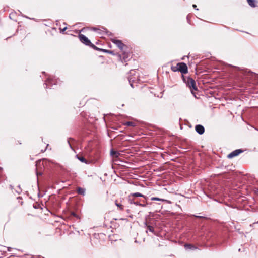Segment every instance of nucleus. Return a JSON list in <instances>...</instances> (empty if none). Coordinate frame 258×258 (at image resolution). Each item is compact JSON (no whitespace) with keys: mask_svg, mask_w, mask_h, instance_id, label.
Wrapping results in <instances>:
<instances>
[{"mask_svg":"<svg viewBox=\"0 0 258 258\" xmlns=\"http://www.w3.org/2000/svg\"><path fill=\"white\" fill-rule=\"evenodd\" d=\"M183 81L186 83V85L190 89L191 92L195 96L194 91L197 90L196 83L195 81L191 78L188 77L185 78L183 75L182 76Z\"/></svg>","mask_w":258,"mask_h":258,"instance_id":"nucleus-1","label":"nucleus"},{"mask_svg":"<svg viewBox=\"0 0 258 258\" xmlns=\"http://www.w3.org/2000/svg\"><path fill=\"white\" fill-rule=\"evenodd\" d=\"M79 38L81 42L83 43L86 45L90 46L93 47H95V46L91 43L90 41L83 34H80L79 35Z\"/></svg>","mask_w":258,"mask_h":258,"instance_id":"nucleus-2","label":"nucleus"},{"mask_svg":"<svg viewBox=\"0 0 258 258\" xmlns=\"http://www.w3.org/2000/svg\"><path fill=\"white\" fill-rule=\"evenodd\" d=\"M112 42L115 44L121 51H123L126 46L122 43V42L118 39L113 38L111 39Z\"/></svg>","mask_w":258,"mask_h":258,"instance_id":"nucleus-3","label":"nucleus"},{"mask_svg":"<svg viewBox=\"0 0 258 258\" xmlns=\"http://www.w3.org/2000/svg\"><path fill=\"white\" fill-rule=\"evenodd\" d=\"M243 152V150H241V149H237V150H235L234 151H233V152H232L231 153H230V154H229L228 155H227V157L229 159H231V158H232L237 155H238L239 154Z\"/></svg>","mask_w":258,"mask_h":258,"instance_id":"nucleus-4","label":"nucleus"},{"mask_svg":"<svg viewBox=\"0 0 258 258\" xmlns=\"http://www.w3.org/2000/svg\"><path fill=\"white\" fill-rule=\"evenodd\" d=\"M195 130L197 133L200 135H202L205 132V128L204 126L200 124L196 125L195 126Z\"/></svg>","mask_w":258,"mask_h":258,"instance_id":"nucleus-5","label":"nucleus"},{"mask_svg":"<svg viewBox=\"0 0 258 258\" xmlns=\"http://www.w3.org/2000/svg\"><path fill=\"white\" fill-rule=\"evenodd\" d=\"M179 71L182 73V76L188 72L187 66H179Z\"/></svg>","mask_w":258,"mask_h":258,"instance_id":"nucleus-6","label":"nucleus"},{"mask_svg":"<svg viewBox=\"0 0 258 258\" xmlns=\"http://www.w3.org/2000/svg\"><path fill=\"white\" fill-rule=\"evenodd\" d=\"M128 196H129V197H132V198H134V197H143L146 200H147V197H146L144 195H143L142 194H140L139 192H136V193L131 194H130V195Z\"/></svg>","mask_w":258,"mask_h":258,"instance_id":"nucleus-7","label":"nucleus"},{"mask_svg":"<svg viewBox=\"0 0 258 258\" xmlns=\"http://www.w3.org/2000/svg\"><path fill=\"white\" fill-rule=\"evenodd\" d=\"M152 204V203H151V202L148 203L147 201H146V202L143 201L142 203H141L139 202H137L135 203V205L141 206L143 207H145L147 206L148 205H151Z\"/></svg>","mask_w":258,"mask_h":258,"instance_id":"nucleus-8","label":"nucleus"},{"mask_svg":"<svg viewBox=\"0 0 258 258\" xmlns=\"http://www.w3.org/2000/svg\"><path fill=\"white\" fill-rule=\"evenodd\" d=\"M148 231H150L152 232L153 234L156 235V232L154 230V227L152 225L146 226V232H148Z\"/></svg>","mask_w":258,"mask_h":258,"instance_id":"nucleus-9","label":"nucleus"},{"mask_svg":"<svg viewBox=\"0 0 258 258\" xmlns=\"http://www.w3.org/2000/svg\"><path fill=\"white\" fill-rule=\"evenodd\" d=\"M151 200L152 201H162V202H165L167 203H170V202L168 200H165V199H161V198H157V197H152L151 198Z\"/></svg>","mask_w":258,"mask_h":258,"instance_id":"nucleus-10","label":"nucleus"},{"mask_svg":"<svg viewBox=\"0 0 258 258\" xmlns=\"http://www.w3.org/2000/svg\"><path fill=\"white\" fill-rule=\"evenodd\" d=\"M110 154L113 157H118L120 155V153L116 151H114V150L112 149L110 151Z\"/></svg>","mask_w":258,"mask_h":258,"instance_id":"nucleus-11","label":"nucleus"},{"mask_svg":"<svg viewBox=\"0 0 258 258\" xmlns=\"http://www.w3.org/2000/svg\"><path fill=\"white\" fill-rule=\"evenodd\" d=\"M77 193L79 195H84L85 194V189L83 188H81V187H78L77 188Z\"/></svg>","mask_w":258,"mask_h":258,"instance_id":"nucleus-12","label":"nucleus"},{"mask_svg":"<svg viewBox=\"0 0 258 258\" xmlns=\"http://www.w3.org/2000/svg\"><path fill=\"white\" fill-rule=\"evenodd\" d=\"M184 247L186 249H196V247L194 245L190 244H185Z\"/></svg>","mask_w":258,"mask_h":258,"instance_id":"nucleus-13","label":"nucleus"},{"mask_svg":"<svg viewBox=\"0 0 258 258\" xmlns=\"http://www.w3.org/2000/svg\"><path fill=\"white\" fill-rule=\"evenodd\" d=\"M115 204L116 206L118 207V209L119 210H123V209H124L123 206L122 204H121L120 203H118L117 200L115 201Z\"/></svg>","mask_w":258,"mask_h":258,"instance_id":"nucleus-14","label":"nucleus"},{"mask_svg":"<svg viewBox=\"0 0 258 258\" xmlns=\"http://www.w3.org/2000/svg\"><path fill=\"white\" fill-rule=\"evenodd\" d=\"M248 4L252 7H255V0H247Z\"/></svg>","mask_w":258,"mask_h":258,"instance_id":"nucleus-15","label":"nucleus"},{"mask_svg":"<svg viewBox=\"0 0 258 258\" xmlns=\"http://www.w3.org/2000/svg\"><path fill=\"white\" fill-rule=\"evenodd\" d=\"M76 157L81 162L85 163H87V161L84 157L82 156H79L78 155H76Z\"/></svg>","mask_w":258,"mask_h":258,"instance_id":"nucleus-16","label":"nucleus"},{"mask_svg":"<svg viewBox=\"0 0 258 258\" xmlns=\"http://www.w3.org/2000/svg\"><path fill=\"white\" fill-rule=\"evenodd\" d=\"M171 69L173 72L179 71V66H171Z\"/></svg>","mask_w":258,"mask_h":258,"instance_id":"nucleus-17","label":"nucleus"},{"mask_svg":"<svg viewBox=\"0 0 258 258\" xmlns=\"http://www.w3.org/2000/svg\"><path fill=\"white\" fill-rule=\"evenodd\" d=\"M128 202L130 204H134L135 205V203L137 202V201H135L133 198L132 197H128Z\"/></svg>","mask_w":258,"mask_h":258,"instance_id":"nucleus-18","label":"nucleus"},{"mask_svg":"<svg viewBox=\"0 0 258 258\" xmlns=\"http://www.w3.org/2000/svg\"><path fill=\"white\" fill-rule=\"evenodd\" d=\"M125 124L128 126H135V123L131 122V121H127L125 123Z\"/></svg>","mask_w":258,"mask_h":258,"instance_id":"nucleus-19","label":"nucleus"},{"mask_svg":"<svg viewBox=\"0 0 258 258\" xmlns=\"http://www.w3.org/2000/svg\"><path fill=\"white\" fill-rule=\"evenodd\" d=\"M71 140L74 141V139H73L69 138V139H68V144H69V146L70 147V148H71L72 149H73V148H72V145H71V142H70V140Z\"/></svg>","mask_w":258,"mask_h":258,"instance_id":"nucleus-20","label":"nucleus"},{"mask_svg":"<svg viewBox=\"0 0 258 258\" xmlns=\"http://www.w3.org/2000/svg\"><path fill=\"white\" fill-rule=\"evenodd\" d=\"M103 51L105 52L109 53V54H114L113 51H112L111 50H104Z\"/></svg>","mask_w":258,"mask_h":258,"instance_id":"nucleus-21","label":"nucleus"},{"mask_svg":"<svg viewBox=\"0 0 258 258\" xmlns=\"http://www.w3.org/2000/svg\"><path fill=\"white\" fill-rule=\"evenodd\" d=\"M71 215H72V216H73L74 217H76V218H79V217H78V216H77V215L75 212H72L71 213Z\"/></svg>","mask_w":258,"mask_h":258,"instance_id":"nucleus-22","label":"nucleus"},{"mask_svg":"<svg viewBox=\"0 0 258 258\" xmlns=\"http://www.w3.org/2000/svg\"><path fill=\"white\" fill-rule=\"evenodd\" d=\"M67 29V27H64V28L63 29H61L60 28V30L62 31V32H64L66 29Z\"/></svg>","mask_w":258,"mask_h":258,"instance_id":"nucleus-23","label":"nucleus"},{"mask_svg":"<svg viewBox=\"0 0 258 258\" xmlns=\"http://www.w3.org/2000/svg\"><path fill=\"white\" fill-rule=\"evenodd\" d=\"M176 64H181V65H182V64H186L184 62H178Z\"/></svg>","mask_w":258,"mask_h":258,"instance_id":"nucleus-24","label":"nucleus"},{"mask_svg":"<svg viewBox=\"0 0 258 258\" xmlns=\"http://www.w3.org/2000/svg\"><path fill=\"white\" fill-rule=\"evenodd\" d=\"M192 7H193L195 9H197V10H198V9H197V5H195V4H194V5H192Z\"/></svg>","mask_w":258,"mask_h":258,"instance_id":"nucleus-25","label":"nucleus"},{"mask_svg":"<svg viewBox=\"0 0 258 258\" xmlns=\"http://www.w3.org/2000/svg\"><path fill=\"white\" fill-rule=\"evenodd\" d=\"M196 217H197V218H203L202 216H195Z\"/></svg>","mask_w":258,"mask_h":258,"instance_id":"nucleus-26","label":"nucleus"},{"mask_svg":"<svg viewBox=\"0 0 258 258\" xmlns=\"http://www.w3.org/2000/svg\"><path fill=\"white\" fill-rule=\"evenodd\" d=\"M130 85H131V86L132 87H133V84H131H131H130Z\"/></svg>","mask_w":258,"mask_h":258,"instance_id":"nucleus-27","label":"nucleus"}]
</instances>
